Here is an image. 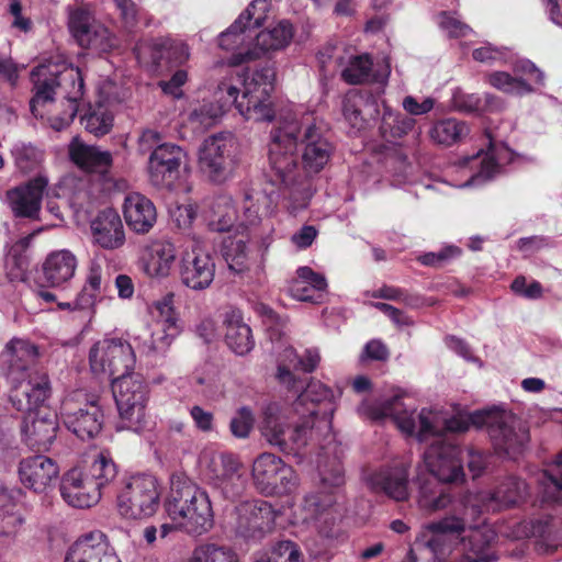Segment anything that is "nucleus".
<instances>
[{"mask_svg":"<svg viewBox=\"0 0 562 562\" xmlns=\"http://www.w3.org/2000/svg\"><path fill=\"white\" fill-rule=\"evenodd\" d=\"M291 408L271 402L262 407L259 430L281 452L300 456L307 447L321 445L317 459L319 492L308 493L302 503V520L321 532L334 520L337 494L345 484L338 445L331 432L335 412L333 391L319 381L303 386Z\"/></svg>","mask_w":562,"mask_h":562,"instance_id":"f257e3e1","label":"nucleus"},{"mask_svg":"<svg viewBox=\"0 0 562 562\" xmlns=\"http://www.w3.org/2000/svg\"><path fill=\"white\" fill-rule=\"evenodd\" d=\"M403 397L402 392H396L379 401L366 400L359 405L358 413L372 420L391 418L403 434L415 437L419 442L431 440L423 458L434 477L420 480L419 486L427 481H435L457 497H463L465 493H457L443 483L458 482L464 477L462 450L449 436L468 430L464 415L448 416L443 412L427 408L417 412L408 407Z\"/></svg>","mask_w":562,"mask_h":562,"instance_id":"f03ea898","label":"nucleus"},{"mask_svg":"<svg viewBox=\"0 0 562 562\" xmlns=\"http://www.w3.org/2000/svg\"><path fill=\"white\" fill-rule=\"evenodd\" d=\"M333 145L324 134L323 122L312 113L282 116L271 131L269 170L271 183L289 190L291 214L307 207L313 195L308 176L329 161Z\"/></svg>","mask_w":562,"mask_h":562,"instance_id":"7ed1b4c3","label":"nucleus"},{"mask_svg":"<svg viewBox=\"0 0 562 562\" xmlns=\"http://www.w3.org/2000/svg\"><path fill=\"white\" fill-rule=\"evenodd\" d=\"M418 508L428 514L445 512L437 520L425 524L416 537L414 547L426 549L436 562H446L453 551L451 537L460 539L462 562H496L498 555L492 550L495 532L480 525V510L475 504L468 505L449 488L438 482L427 481L417 493Z\"/></svg>","mask_w":562,"mask_h":562,"instance_id":"20e7f679","label":"nucleus"},{"mask_svg":"<svg viewBox=\"0 0 562 562\" xmlns=\"http://www.w3.org/2000/svg\"><path fill=\"white\" fill-rule=\"evenodd\" d=\"M273 80V70L262 68L252 75L250 81H243L241 95L231 80L222 81L214 92V100H203L192 108L189 114L190 124L203 132L215 125L232 105L248 121H271L274 116L270 100Z\"/></svg>","mask_w":562,"mask_h":562,"instance_id":"39448f33","label":"nucleus"},{"mask_svg":"<svg viewBox=\"0 0 562 562\" xmlns=\"http://www.w3.org/2000/svg\"><path fill=\"white\" fill-rule=\"evenodd\" d=\"M34 95L30 101L32 113L37 116V106L53 101L54 95L61 99L65 109L49 117L55 131L66 128L79 110V101L83 100L85 83L81 70L68 65L60 57L41 63L31 72Z\"/></svg>","mask_w":562,"mask_h":562,"instance_id":"423d86ee","label":"nucleus"},{"mask_svg":"<svg viewBox=\"0 0 562 562\" xmlns=\"http://www.w3.org/2000/svg\"><path fill=\"white\" fill-rule=\"evenodd\" d=\"M37 358V346L21 338L11 339L0 356L1 371L11 384L10 401L16 409H30L50 396L48 375L33 371Z\"/></svg>","mask_w":562,"mask_h":562,"instance_id":"0eeeda50","label":"nucleus"},{"mask_svg":"<svg viewBox=\"0 0 562 562\" xmlns=\"http://www.w3.org/2000/svg\"><path fill=\"white\" fill-rule=\"evenodd\" d=\"M165 510L170 520L177 521L180 531L189 536H202L214 525L207 492L182 475H172Z\"/></svg>","mask_w":562,"mask_h":562,"instance_id":"6e6552de","label":"nucleus"},{"mask_svg":"<svg viewBox=\"0 0 562 562\" xmlns=\"http://www.w3.org/2000/svg\"><path fill=\"white\" fill-rule=\"evenodd\" d=\"M470 426L486 427L497 453L515 459L522 453L529 441V429L517 415L510 411L493 408L474 412L464 416Z\"/></svg>","mask_w":562,"mask_h":562,"instance_id":"1a4fd4ad","label":"nucleus"},{"mask_svg":"<svg viewBox=\"0 0 562 562\" xmlns=\"http://www.w3.org/2000/svg\"><path fill=\"white\" fill-rule=\"evenodd\" d=\"M112 391L119 412L117 430L142 432L147 426L146 407L149 387L138 373L116 376Z\"/></svg>","mask_w":562,"mask_h":562,"instance_id":"9d476101","label":"nucleus"},{"mask_svg":"<svg viewBox=\"0 0 562 562\" xmlns=\"http://www.w3.org/2000/svg\"><path fill=\"white\" fill-rule=\"evenodd\" d=\"M173 297L172 293H168L153 303L150 336L138 346L140 353L148 357L153 366H157L164 360L170 345L180 331Z\"/></svg>","mask_w":562,"mask_h":562,"instance_id":"9b49d317","label":"nucleus"},{"mask_svg":"<svg viewBox=\"0 0 562 562\" xmlns=\"http://www.w3.org/2000/svg\"><path fill=\"white\" fill-rule=\"evenodd\" d=\"M200 463L209 482L227 499L239 497L247 486V474L236 456L206 448L201 452Z\"/></svg>","mask_w":562,"mask_h":562,"instance_id":"f8f14e48","label":"nucleus"},{"mask_svg":"<svg viewBox=\"0 0 562 562\" xmlns=\"http://www.w3.org/2000/svg\"><path fill=\"white\" fill-rule=\"evenodd\" d=\"M251 476L256 490L265 496L291 495L300 485L296 471L271 452H262L254 460Z\"/></svg>","mask_w":562,"mask_h":562,"instance_id":"ddd939ff","label":"nucleus"},{"mask_svg":"<svg viewBox=\"0 0 562 562\" xmlns=\"http://www.w3.org/2000/svg\"><path fill=\"white\" fill-rule=\"evenodd\" d=\"M236 142L229 133L209 136L199 150V167L213 183L222 184L234 176L237 166Z\"/></svg>","mask_w":562,"mask_h":562,"instance_id":"4468645a","label":"nucleus"},{"mask_svg":"<svg viewBox=\"0 0 562 562\" xmlns=\"http://www.w3.org/2000/svg\"><path fill=\"white\" fill-rule=\"evenodd\" d=\"M89 363L94 374H104L114 379L134 373L136 356L127 340L104 338L90 349Z\"/></svg>","mask_w":562,"mask_h":562,"instance_id":"2eb2a0df","label":"nucleus"},{"mask_svg":"<svg viewBox=\"0 0 562 562\" xmlns=\"http://www.w3.org/2000/svg\"><path fill=\"white\" fill-rule=\"evenodd\" d=\"M514 159V153L504 144L491 143L486 151L464 157L459 161V168L468 176L464 182L456 184L459 188L482 186L504 173L505 167Z\"/></svg>","mask_w":562,"mask_h":562,"instance_id":"dca6fc26","label":"nucleus"},{"mask_svg":"<svg viewBox=\"0 0 562 562\" xmlns=\"http://www.w3.org/2000/svg\"><path fill=\"white\" fill-rule=\"evenodd\" d=\"M158 505L157 480L148 474L131 477L117 495V509L128 519L149 517L155 514Z\"/></svg>","mask_w":562,"mask_h":562,"instance_id":"f3484780","label":"nucleus"},{"mask_svg":"<svg viewBox=\"0 0 562 562\" xmlns=\"http://www.w3.org/2000/svg\"><path fill=\"white\" fill-rule=\"evenodd\" d=\"M82 394L76 392L64 400L60 418L64 426L81 440L97 437L104 423V414L98 400L79 403Z\"/></svg>","mask_w":562,"mask_h":562,"instance_id":"a211bd4d","label":"nucleus"},{"mask_svg":"<svg viewBox=\"0 0 562 562\" xmlns=\"http://www.w3.org/2000/svg\"><path fill=\"white\" fill-rule=\"evenodd\" d=\"M68 27L81 47L105 53L116 46L115 36L104 25L97 22L91 11L86 7L69 10Z\"/></svg>","mask_w":562,"mask_h":562,"instance_id":"6ab92c4d","label":"nucleus"},{"mask_svg":"<svg viewBox=\"0 0 562 562\" xmlns=\"http://www.w3.org/2000/svg\"><path fill=\"white\" fill-rule=\"evenodd\" d=\"M190 248L191 250H187L181 259V281L194 291H202L207 289L214 280L215 262L200 236L192 235Z\"/></svg>","mask_w":562,"mask_h":562,"instance_id":"aec40b11","label":"nucleus"},{"mask_svg":"<svg viewBox=\"0 0 562 562\" xmlns=\"http://www.w3.org/2000/svg\"><path fill=\"white\" fill-rule=\"evenodd\" d=\"M263 228L266 234L260 238L255 251H251L248 245L241 239L227 238L223 241L221 249L222 257L229 270L236 273H243L251 268L257 270L263 269L269 247L273 241V225L265 222Z\"/></svg>","mask_w":562,"mask_h":562,"instance_id":"412c9836","label":"nucleus"},{"mask_svg":"<svg viewBox=\"0 0 562 562\" xmlns=\"http://www.w3.org/2000/svg\"><path fill=\"white\" fill-rule=\"evenodd\" d=\"M528 495V485L517 476L509 475L502 480L493 492L482 491L477 493H465L463 504H475L480 516L484 512H497L502 508L514 506L522 502Z\"/></svg>","mask_w":562,"mask_h":562,"instance_id":"4be33fe9","label":"nucleus"},{"mask_svg":"<svg viewBox=\"0 0 562 562\" xmlns=\"http://www.w3.org/2000/svg\"><path fill=\"white\" fill-rule=\"evenodd\" d=\"M186 150L172 143L158 146L148 157L147 171L150 182L157 188L172 189L180 177Z\"/></svg>","mask_w":562,"mask_h":562,"instance_id":"5701e85b","label":"nucleus"},{"mask_svg":"<svg viewBox=\"0 0 562 562\" xmlns=\"http://www.w3.org/2000/svg\"><path fill=\"white\" fill-rule=\"evenodd\" d=\"M368 487L376 494H383L395 502H406L411 496L409 464L396 462L368 472L364 476Z\"/></svg>","mask_w":562,"mask_h":562,"instance_id":"b1692460","label":"nucleus"},{"mask_svg":"<svg viewBox=\"0 0 562 562\" xmlns=\"http://www.w3.org/2000/svg\"><path fill=\"white\" fill-rule=\"evenodd\" d=\"M267 179L268 184L262 190L252 188L245 192L241 205L243 212L239 214L238 220V229L256 226L261 223V210L263 209L266 213H272L281 196L288 201L285 206L290 210L289 190H285L283 186H273L268 177ZM289 212L291 213V211Z\"/></svg>","mask_w":562,"mask_h":562,"instance_id":"393cba45","label":"nucleus"},{"mask_svg":"<svg viewBox=\"0 0 562 562\" xmlns=\"http://www.w3.org/2000/svg\"><path fill=\"white\" fill-rule=\"evenodd\" d=\"M44 403L34 404L30 409H18L24 413L21 425L23 440L31 448L47 450L56 438L57 417L41 407Z\"/></svg>","mask_w":562,"mask_h":562,"instance_id":"a878e982","label":"nucleus"},{"mask_svg":"<svg viewBox=\"0 0 562 562\" xmlns=\"http://www.w3.org/2000/svg\"><path fill=\"white\" fill-rule=\"evenodd\" d=\"M64 562H121L108 536L91 530L79 536L67 549Z\"/></svg>","mask_w":562,"mask_h":562,"instance_id":"bb28decb","label":"nucleus"},{"mask_svg":"<svg viewBox=\"0 0 562 562\" xmlns=\"http://www.w3.org/2000/svg\"><path fill=\"white\" fill-rule=\"evenodd\" d=\"M292 37V25L288 21H281L272 29L259 32L255 37V46L233 54L229 61L234 66L252 61L269 52L283 49Z\"/></svg>","mask_w":562,"mask_h":562,"instance_id":"cd10ccee","label":"nucleus"},{"mask_svg":"<svg viewBox=\"0 0 562 562\" xmlns=\"http://www.w3.org/2000/svg\"><path fill=\"white\" fill-rule=\"evenodd\" d=\"M59 491L63 499L75 508H89L101 497V492L90 482V476L79 468L70 469L63 475Z\"/></svg>","mask_w":562,"mask_h":562,"instance_id":"c85d7f7f","label":"nucleus"},{"mask_svg":"<svg viewBox=\"0 0 562 562\" xmlns=\"http://www.w3.org/2000/svg\"><path fill=\"white\" fill-rule=\"evenodd\" d=\"M59 475L57 463L43 454H36L21 460L19 477L21 483L34 491L44 493L50 487Z\"/></svg>","mask_w":562,"mask_h":562,"instance_id":"c756f323","label":"nucleus"},{"mask_svg":"<svg viewBox=\"0 0 562 562\" xmlns=\"http://www.w3.org/2000/svg\"><path fill=\"white\" fill-rule=\"evenodd\" d=\"M342 113L349 125L360 131L369 120L379 117V98L367 91H350L342 101Z\"/></svg>","mask_w":562,"mask_h":562,"instance_id":"7c9ffc66","label":"nucleus"},{"mask_svg":"<svg viewBox=\"0 0 562 562\" xmlns=\"http://www.w3.org/2000/svg\"><path fill=\"white\" fill-rule=\"evenodd\" d=\"M47 183L45 178L37 177L24 186L8 191L7 198L15 216L34 217L37 215Z\"/></svg>","mask_w":562,"mask_h":562,"instance_id":"2f4dec72","label":"nucleus"},{"mask_svg":"<svg viewBox=\"0 0 562 562\" xmlns=\"http://www.w3.org/2000/svg\"><path fill=\"white\" fill-rule=\"evenodd\" d=\"M123 215L126 225L136 234H147L157 222V210L147 196L128 193L123 203Z\"/></svg>","mask_w":562,"mask_h":562,"instance_id":"473e14b6","label":"nucleus"},{"mask_svg":"<svg viewBox=\"0 0 562 562\" xmlns=\"http://www.w3.org/2000/svg\"><path fill=\"white\" fill-rule=\"evenodd\" d=\"M204 220L210 231L225 233L232 229L238 232L239 213L228 194H218L205 201Z\"/></svg>","mask_w":562,"mask_h":562,"instance_id":"72a5a7b5","label":"nucleus"},{"mask_svg":"<svg viewBox=\"0 0 562 562\" xmlns=\"http://www.w3.org/2000/svg\"><path fill=\"white\" fill-rule=\"evenodd\" d=\"M176 257V247L169 239H153L144 250V270L151 278H165L169 276Z\"/></svg>","mask_w":562,"mask_h":562,"instance_id":"f704fd0d","label":"nucleus"},{"mask_svg":"<svg viewBox=\"0 0 562 562\" xmlns=\"http://www.w3.org/2000/svg\"><path fill=\"white\" fill-rule=\"evenodd\" d=\"M94 241L104 249H116L125 241L122 220L116 211H101L91 223Z\"/></svg>","mask_w":562,"mask_h":562,"instance_id":"c9c22d12","label":"nucleus"},{"mask_svg":"<svg viewBox=\"0 0 562 562\" xmlns=\"http://www.w3.org/2000/svg\"><path fill=\"white\" fill-rule=\"evenodd\" d=\"M70 160L80 169L89 172L105 175L113 162L110 151L88 145L79 138H74L69 145Z\"/></svg>","mask_w":562,"mask_h":562,"instance_id":"e433bc0d","label":"nucleus"},{"mask_svg":"<svg viewBox=\"0 0 562 562\" xmlns=\"http://www.w3.org/2000/svg\"><path fill=\"white\" fill-rule=\"evenodd\" d=\"M390 66L383 65L379 69H373V61L369 55L352 56L348 65L342 69V79L350 85L374 81L384 83L390 76Z\"/></svg>","mask_w":562,"mask_h":562,"instance_id":"4c0bfd02","label":"nucleus"},{"mask_svg":"<svg viewBox=\"0 0 562 562\" xmlns=\"http://www.w3.org/2000/svg\"><path fill=\"white\" fill-rule=\"evenodd\" d=\"M224 324L226 326L225 341L228 348L236 355L244 356L255 346L250 327L244 322L241 312L237 308H229L225 313Z\"/></svg>","mask_w":562,"mask_h":562,"instance_id":"58836bf2","label":"nucleus"},{"mask_svg":"<svg viewBox=\"0 0 562 562\" xmlns=\"http://www.w3.org/2000/svg\"><path fill=\"white\" fill-rule=\"evenodd\" d=\"M255 8V2L235 20V22L218 36V45L223 49L229 50L235 49L246 37H251V33L255 29L261 25L262 16L254 18L251 10Z\"/></svg>","mask_w":562,"mask_h":562,"instance_id":"ea45409f","label":"nucleus"},{"mask_svg":"<svg viewBox=\"0 0 562 562\" xmlns=\"http://www.w3.org/2000/svg\"><path fill=\"white\" fill-rule=\"evenodd\" d=\"M77 259L67 249L52 252L43 267L45 280L52 286H60L68 282L75 274Z\"/></svg>","mask_w":562,"mask_h":562,"instance_id":"a19ab883","label":"nucleus"},{"mask_svg":"<svg viewBox=\"0 0 562 562\" xmlns=\"http://www.w3.org/2000/svg\"><path fill=\"white\" fill-rule=\"evenodd\" d=\"M237 513L254 515L251 522L254 540L260 539L265 532L271 530L277 517V513L271 504L262 499L246 501L238 504Z\"/></svg>","mask_w":562,"mask_h":562,"instance_id":"79ce46f5","label":"nucleus"},{"mask_svg":"<svg viewBox=\"0 0 562 562\" xmlns=\"http://www.w3.org/2000/svg\"><path fill=\"white\" fill-rule=\"evenodd\" d=\"M469 133L465 122L449 117L436 121L429 130V137L435 144L449 147L463 140Z\"/></svg>","mask_w":562,"mask_h":562,"instance_id":"37998d69","label":"nucleus"},{"mask_svg":"<svg viewBox=\"0 0 562 562\" xmlns=\"http://www.w3.org/2000/svg\"><path fill=\"white\" fill-rule=\"evenodd\" d=\"M539 493L544 503L562 502V451L538 476Z\"/></svg>","mask_w":562,"mask_h":562,"instance_id":"c03bdc74","label":"nucleus"},{"mask_svg":"<svg viewBox=\"0 0 562 562\" xmlns=\"http://www.w3.org/2000/svg\"><path fill=\"white\" fill-rule=\"evenodd\" d=\"M415 126V120L400 112H394L383 103V113L380 125L381 136L393 143L407 135Z\"/></svg>","mask_w":562,"mask_h":562,"instance_id":"a18cd8bd","label":"nucleus"},{"mask_svg":"<svg viewBox=\"0 0 562 562\" xmlns=\"http://www.w3.org/2000/svg\"><path fill=\"white\" fill-rule=\"evenodd\" d=\"M81 124L95 136L105 135L113 126V113L108 103L98 101L88 105L87 111L81 116Z\"/></svg>","mask_w":562,"mask_h":562,"instance_id":"49530a36","label":"nucleus"},{"mask_svg":"<svg viewBox=\"0 0 562 562\" xmlns=\"http://www.w3.org/2000/svg\"><path fill=\"white\" fill-rule=\"evenodd\" d=\"M452 101L457 110L467 113L497 111L502 108L501 100L490 93L481 97L475 93H465L462 90H457L452 95Z\"/></svg>","mask_w":562,"mask_h":562,"instance_id":"de8ad7c7","label":"nucleus"},{"mask_svg":"<svg viewBox=\"0 0 562 562\" xmlns=\"http://www.w3.org/2000/svg\"><path fill=\"white\" fill-rule=\"evenodd\" d=\"M103 290V269L101 265L91 261L89 265L86 283L75 299L77 307H93Z\"/></svg>","mask_w":562,"mask_h":562,"instance_id":"09e8293b","label":"nucleus"},{"mask_svg":"<svg viewBox=\"0 0 562 562\" xmlns=\"http://www.w3.org/2000/svg\"><path fill=\"white\" fill-rule=\"evenodd\" d=\"M11 156L16 169L23 173L35 171L44 160V151L40 147L23 140L12 145Z\"/></svg>","mask_w":562,"mask_h":562,"instance_id":"8fccbe9b","label":"nucleus"},{"mask_svg":"<svg viewBox=\"0 0 562 562\" xmlns=\"http://www.w3.org/2000/svg\"><path fill=\"white\" fill-rule=\"evenodd\" d=\"M87 475L90 482L102 491L108 487L117 475V468L111 454L108 451H100L89 468Z\"/></svg>","mask_w":562,"mask_h":562,"instance_id":"3c124183","label":"nucleus"},{"mask_svg":"<svg viewBox=\"0 0 562 562\" xmlns=\"http://www.w3.org/2000/svg\"><path fill=\"white\" fill-rule=\"evenodd\" d=\"M167 38H154L143 41L135 46V55L137 60L146 67L157 70L167 63Z\"/></svg>","mask_w":562,"mask_h":562,"instance_id":"603ef678","label":"nucleus"},{"mask_svg":"<svg viewBox=\"0 0 562 562\" xmlns=\"http://www.w3.org/2000/svg\"><path fill=\"white\" fill-rule=\"evenodd\" d=\"M300 356L291 346L285 347L278 359L277 378L290 391L299 392L302 381L297 380L293 370H299Z\"/></svg>","mask_w":562,"mask_h":562,"instance_id":"864d4df0","label":"nucleus"},{"mask_svg":"<svg viewBox=\"0 0 562 562\" xmlns=\"http://www.w3.org/2000/svg\"><path fill=\"white\" fill-rule=\"evenodd\" d=\"M487 81L497 90L514 95H525L533 91L532 87L526 80L505 71H494L490 74Z\"/></svg>","mask_w":562,"mask_h":562,"instance_id":"5fc2aeb1","label":"nucleus"},{"mask_svg":"<svg viewBox=\"0 0 562 562\" xmlns=\"http://www.w3.org/2000/svg\"><path fill=\"white\" fill-rule=\"evenodd\" d=\"M189 562H239L235 551L226 546L205 543L196 547Z\"/></svg>","mask_w":562,"mask_h":562,"instance_id":"6e6d98bb","label":"nucleus"},{"mask_svg":"<svg viewBox=\"0 0 562 562\" xmlns=\"http://www.w3.org/2000/svg\"><path fill=\"white\" fill-rule=\"evenodd\" d=\"M24 517L14 506L8 505L0 508V536L14 538L22 530Z\"/></svg>","mask_w":562,"mask_h":562,"instance_id":"4d7b16f0","label":"nucleus"},{"mask_svg":"<svg viewBox=\"0 0 562 562\" xmlns=\"http://www.w3.org/2000/svg\"><path fill=\"white\" fill-rule=\"evenodd\" d=\"M301 552L299 547L290 540L277 542L269 552L266 560L256 562H300Z\"/></svg>","mask_w":562,"mask_h":562,"instance_id":"13d9d810","label":"nucleus"},{"mask_svg":"<svg viewBox=\"0 0 562 562\" xmlns=\"http://www.w3.org/2000/svg\"><path fill=\"white\" fill-rule=\"evenodd\" d=\"M461 249L454 245H447L437 251H429L420 255L418 260L424 266L442 267L450 260L461 255Z\"/></svg>","mask_w":562,"mask_h":562,"instance_id":"bf43d9fd","label":"nucleus"},{"mask_svg":"<svg viewBox=\"0 0 562 562\" xmlns=\"http://www.w3.org/2000/svg\"><path fill=\"white\" fill-rule=\"evenodd\" d=\"M439 26L449 37H463L471 33V27L454 14L442 12L439 15Z\"/></svg>","mask_w":562,"mask_h":562,"instance_id":"052dcab7","label":"nucleus"},{"mask_svg":"<svg viewBox=\"0 0 562 562\" xmlns=\"http://www.w3.org/2000/svg\"><path fill=\"white\" fill-rule=\"evenodd\" d=\"M373 297L391 300L395 302L404 303L407 306H417L419 299L415 295L407 293L406 291L395 288L392 285H383L372 294Z\"/></svg>","mask_w":562,"mask_h":562,"instance_id":"680f3d73","label":"nucleus"},{"mask_svg":"<svg viewBox=\"0 0 562 562\" xmlns=\"http://www.w3.org/2000/svg\"><path fill=\"white\" fill-rule=\"evenodd\" d=\"M254 415L250 408L241 407L231 420V431L235 437L247 438L254 425Z\"/></svg>","mask_w":562,"mask_h":562,"instance_id":"e2e57ef3","label":"nucleus"},{"mask_svg":"<svg viewBox=\"0 0 562 562\" xmlns=\"http://www.w3.org/2000/svg\"><path fill=\"white\" fill-rule=\"evenodd\" d=\"M260 314L263 318V324L267 331L269 333L270 339L278 340L284 333L285 321L281 318L272 308L262 305L260 307Z\"/></svg>","mask_w":562,"mask_h":562,"instance_id":"0e129e2a","label":"nucleus"},{"mask_svg":"<svg viewBox=\"0 0 562 562\" xmlns=\"http://www.w3.org/2000/svg\"><path fill=\"white\" fill-rule=\"evenodd\" d=\"M289 292L291 296L297 301L311 302L314 304L321 303L324 296V292L316 290L315 288L313 289L306 284H302L295 280L291 283Z\"/></svg>","mask_w":562,"mask_h":562,"instance_id":"69168bd1","label":"nucleus"},{"mask_svg":"<svg viewBox=\"0 0 562 562\" xmlns=\"http://www.w3.org/2000/svg\"><path fill=\"white\" fill-rule=\"evenodd\" d=\"M472 56L476 61L491 65L496 61H504L507 56V50L505 48L495 47L491 44H485L475 48Z\"/></svg>","mask_w":562,"mask_h":562,"instance_id":"338daca9","label":"nucleus"},{"mask_svg":"<svg viewBox=\"0 0 562 562\" xmlns=\"http://www.w3.org/2000/svg\"><path fill=\"white\" fill-rule=\"evenodd\" d=\"M296 274L297 277L295 281L306 284L313 289L315 288L322 292L326 291L327 281L322 273L315 272L312 268L304 266L296 270Z\"/></svg>","mask_w":562,"mask_h":562,"instance_id":"774afa93","label":"nucleus"}]
</instances>
